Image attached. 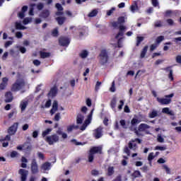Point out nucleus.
<instances>
[{
	"instance_id": "nucleus-49",
	"label": "nucleus",
	"mask_w": 181,
	"mask_h": 181,
	"mask_svg": "<svg viewBox=\"0 0 181 181\" xmlns=\"http://www.w3.org/2000/svg\"><path fill=\"white\" fill-rule=\"evenodd\" d=\"M155 158V156H153V153H150L148 156V160L149 162H151Z\"/></svg>"
},
{
	"instance_id": "nucleus-13",
	"label": "nucleus",
	"mask_w": 181,
	"mask_h": 181,
	"mask_svg": "<svg viewBox=\"0 0 181 181\" xmlns=\"http://www.w3.org/2000/svg\"><path fill=\"white\" fill-rule=\"evenodd\" d=\"M59 91V89L57 88V86H54L52 88H51L50 90L49 91L47 96L48 97H56L57 95V93Z\"/></svg>"
},
{
	"instance_id": "nucleus-26",
	"label": "nucleus",
	"mask_w": 181,
	"mask_h": 181,
	"mask_svg": "<svg viewBox=\"0 0 181 181\" xmlns=\"http://www.w3.org/2000/svg\"><path fill=\"white\" fill-rule=\"evenodd\" d=\"M40 56L41 59H47V57H50V52L40 51Z\"/></svg>"
},
{
	"instance_id": "nucleus-46",
	"label": "nucleus",
	"mask_w": 181,
	"mask_h": 181,
	"mask_svg": "<svg viewBox=\"0 0 181 181\" xmlns=\"http://www.w3.org/2000/svg\"><path fill=\"white\" fill-rule=\"evenodd\" d=\"M55 8L57 9V11H64V8H63V6L59 3H57L55 4Z\"/></svg>"
},
{
	"instance_id": "nucleus-41",
	"label": "nucleus",
	"mask_w": 181,
	"mask_h": 181,
	"mask_svg": "<svg viewBox=\"0 0 181 181\" xmlns=\"http://www.w3.org/2000/svg\"><path fill=\"white\" fill-rule=\"evenodd\" d=\"M132 176L133 177H135V178L139 177V176H141V172H139V170H135V171L132 173Z\"/></svg>"
},
{
	"instance_id": "nucleus-1",
	"label": "nucleus",
	"mask_w": 181,
	"mask_h": 181,
	"mask_svg": "<svg viewBox=\"0 0 181 181\" xmlns=\"http://www.w3.org/2000/svg\"><path fill=\"white\" fill-rule=\"evenodd\" d=\"M95 153H100V155H101L103 153V148L100 146H93L90 148L88 156V162L90 163L94 162V155H95Z\"/></svg>"
},
{
	"instance_id": "nucleus-10",
	"label": "nucleus",
	"mask_w": 181,
	"mask_h": 181,
	"mask_svg": "<svg viewBox=\"0 0 181 181\" xmlns=\"http://www.w3.org/2000/svg\"><path fill=\"white\" fill-rule=\"evenodd\" d=\"M135 142H138V144H142V140L138 138L132 139L128 144L129 149H133L134 151L136 149V144Z\"/></svg>"
},
{
	"instance_id": "nucleus-32",
	"label": "nucleus",
	"mask_w": 181,
	"mask_h": 181,
	"mask_svg": "<svg viewBox=\"0 0 181 181\" xmlns=\"http://www.w3.org/2000/svg\"><path fill=\"white\" fill-rule=\"evenodd\" d=\"M149 118H156V117H158V111L153 110L152 112H150L148 113Z\"/></svg>"
},
{
	"instance_id": "nucleus-52",
	"label": "nucleus",
	"mask_w": 181,
	"mask_h": 181,
	"mask_svg": "<svg viewBox=\"0 0 181 181\" xmlns=\"http://www.w3.org/2000/svg\"><path fill=\"white\" fill-rule=\"evenodd\" d=\"M119 23H125V17L124 16H120L117 19Z\"/></svg>"
},
{
	"instance_id": "nucleus-19",
	"label": "nucleus",
	"mask_w": 181,
	"mask_h": 181,
	"mask_svg": "<svg viewBox=\"0 0 181 181\" xmlns=\"http://www.w3.org/2000/svg\"><path fill=\"white\" fill-rule=\"evenodd\" d=\"M41 169L42 170H45V171L50 170V169H52V163L49 162H45L42 163L41 165Z\"/></svg>"
},
{
	"instance_id": "nucleus-24",
	"label": "nucleus",
	"mask_w": 181,
	"mask_h": 181,
	"mask_svg": "<svg viewBox=\"0 0 181 181\" xmlns=\"http://www.w3.org/2000/svg\"><path fill=\"white\" fill-rule=\"evenodd\" d=\"M139 122H141V121L139 119L134 117L131 120L132 127H130V131H134V129H132V127H136V125H138V124H139Z\"/></svg>"
},
{
	"instance_id": "nucleus-34",
	"label": "nucleus",
	"mask_w": 181,
	"mask_h": 181,
	"mask_svg": "<svg viewBox=\"0 0 181 181\" xmlns=\"http://www.w3.org/2000/svg\"><path fill=\"white\" fill-rule=\"evenodd\" d=\"M98 13V11H97L96 9H94L90 13H89L88 16L89 18H94V16H97Z\"/></svg>"
},
{
	"instance_id": "nucleus-20",
	"label": "nucleus",
	"mask_w": 181,
	"mask_h": 181,
	"mask_svg": "<svg viewBox=\"0 0 181 181\" xmlns=\"http://www.w3.org/2000/svg\"><path fill=\"white\" fill-rule=\"evenodd\" d=\"M66 19L67 18L64 16H59L55 18V21H57V23L59 25V26H62L64 24V22H66Z\"/></svg>"
},
{
	"instance_id": "nucleus-50",
	"label": "nucleus",
	"mask_w": 181,
	"mask_h": 181,
	"mask_svg": "<svg viewBox=\"0 0 181 181\" xmlns=\"http://www.w3.org/2000/svg\"><path fill=\"white\" fill-rule=\"evenodd\" d=\"M119 105H118V110L119 111H121L122 110V107H124V102L123 100H119Z\"/></svg>"
},
{
	"instance_id": "nucleus-25",
	"label": "nucleus",
	"mask_w": 181,
	"mask_h": 181,
	"mask_svg": "<svg viewBox=\"0 0 181 181\" xmlns=\"http://www.w3.org/2000/svg\"><path fill=\"white\" fill-rule=\"evenodd\" d=\"M110 107L113 111H115L117 107V98H113L110 101Z\"/></svg>"
},
{
	"instance_id": "nucleus-56",
	"label": "nucleus",
	"mask_w": 181,
	"mask_h": 181,
	"mask_svg": "<svg viewBox=\"0 0 181 181\" xmlns=\"http://www.w3.org/2000/svg\"><path fill=\"white\" fill-rule=\"evenodd\" d=\"M11 158H16L18 156V152L13 151L10 154Z\"/></svg>"
},
{
	"instance_id": "nucleus-23",
	"label": "nucleus",
	"mask_w": 181,
	"mask_h": 181,
	"mask_svg": "<svg viewBox=\"0 0 181 181\" xmlns=\"http://www.w3.org/2000/svg\"><path fill=\"white\" fill-rule=\"evenodd\" d=\"M90 123L91 120H89V119H86L83 125H81L80 127L81 131H86V128H87L88 125H90Z\"/></svg>"
},
{
	"instance_id": "nucleus-17",
	"label": "nucleus",
	"mask_w": 181,
	"mask_h": 181,
	"mask_svg": "<svg viewBox=\"0 0 181 181\" xmlns=\"http://www.w3.org/2000/svg\"><path fill=\"white\" fill-rule=\"evenodd\" d=\"M124 33H125V26L119 25V33L116 35L115 39H118L119 36H124Z\"/></svg>"
},
{
	"instance_id": "nucleus-5",
	"label": "nucleus",
	"mask_w": 181,
	"mask_h": 181,
	"mask_svg": "<svg viewBox=\"0 0 181 181\" xmlns=\"http://www.w3.org/2000/svg\"><path fill=\"white\" fill-rule=\"evenodd\" d=\"M30 170L32 175H37V173H39V165H37V161L35 158H33L31 160Z\"/></svg>"
},
{
	"instance_id": "nucleus-53",
	"label": "nucleus",
	"mask_w": 181,
	"mask_h": 181,
	"mask_svg": "<svg viewBox=\"0 0 181 181\" xmlns=\"http://www.w3.org/2000/svg\"><path fill=\"white\" fill-rule=\"evenodd\" d=\"M156 149L157 151H166V146H156Z\"/></svg>"
},
{
	"instance_id": "nucleus-11",
	"label": "nucleus",
	"mask_w": 181,
	"mask_h": 181,
	"mask_svg": "<svg viewBox=\"0 0 181 181\" xmlns=\"http://www.w3.org/2000/svg\"><path fill=\"white\" fill-rule=\"evenodd\" d=\"M18 175L21 176V181H26L28 179V175H29V171L28 170L21 168L18 170Z\"/></svg>"
},
{
	"instance_id": "nucleus-57",
	"label": "nucleus",
	"mask_w": 181,
	"mask_h": 181,
	"mask_svg": "<svg viewBox=\"0 0 181 181\" xmlns=\"http://www.w3.org/2000/svg\"><path fill=\"white\" fill-rule=\"evenodd\" d=\"M156 47H158V45L156 44H152L150 46V52H153V50H155V49H156Z\"/></svg>"
},
{
	"instance_id": "nucleus-47",
	"label": "nucleus",
	"mask_w": 181,
	"mask_h": 181,
	"mask_svg": "<svg viewBox=\"0 0 181 181\" xmlns=\"http://www.w3.org/2000/svg\"><path fill=\"white\" fill-rule=\"evenodd\" d=\"M166 22L169 26H173V25H175V21H173L172 18L167 19Z\"/></svg>"
},
{
	"instance_id": "nucleus-58",
	"label": "nucleus",
	"mask_w": 181,
	"mask_h": 181,
	"mask_svg": "<svg viewBox=\"0 0 181 181\" xmlns=\"http://www.w3.org/2000/svg\"><path fill=\"white\" fill-rule=\"evenodd\" d=\"M157 140H158V142H160V144H162L164 142L165 139H163V137H162V136L159 135L157 137Z\"/></svg>"
},
{
	"instance_id": "nucleus-3",
	"label": "nucleus",
	"mask_w": 181,
	"mask_h": 181,
	"mask_svg": "<svg viewBox=\"0 0 181 181\" xmlns=\"http://www.w3.org/2000/svg\"><path fill=\"white\" fill-rule=\"evenodd\" d=\"M165 98H157V101L161 105H168L172 103V98L175 97V93H170V95H165Z\"/></svg>"
},
{
	"instance_id": "nucleus-27",
	"label": "nucleus",
	"mask_w": 181,
	"mask_h": 181,
	"mask_svg": "<svg viewBox=\"0 0 181 181\" xmlns=\"http://www.w3.org/2000/svg\"><path fill=\"white\" fill-rule=\"evenodd\" d=\"M23 148L24 151H26L27 152H30V151H32V145L29 144V143H25L23 145Z\"/></svg>"
},
{
	"instance_id": "nucleus-43",
	"label": "nucleus",
	"mask_w": 181,
	"mask_h": 181,
	"mask_svg": "<svg viewBox=\"0 0 181 181\" xmlns=\"http://www.w3.org/2000/svg\"><path fill=\"white\" fill-rule=\"evenodd\" d=\"M144 37H137V40H136V46H139V45H141V42H144Z\"/></svg>"
},
{
	"instance_id": "nucleus-30",
	"label": "nucleus",
	"mask_w": 181,
	"mask_h": 181,
	"mask_svg": "<svg viewBox=\"0 0 181 181\" xmlns=\"http://www.w3.org/2000/svg\"><path fill=\"white\" fill-rule=\"evenodd\" d=\"M28 104H29L28 103V101H23L21 102L20 104V107L22 112L25 111V110H26V107H28Z\"/></svg>"
},
{
	"instance_id": "nucleus-29",
	"label": "nucleus",
	"mask_w": 181,
	"mask_h": 181,
	"mask_svg": "<svg viewBox=\"0 0 181 181\" xmlns=\"http://www.w3.org/2000/svg\"><path fill=\"white\" fill-rule=\"evenodd\" d=\"M148 45H146L144 48H143V49H142V51H141V54H140V57L141 58V59H144V57H145V56L146 55V52H148Z\"/></svg>"
},
{
	"instance_id": "nucleus-31",
	"label": "nucleus",
	"mask_w": 181,
	"mask_h": 181,
	"mask_svg": "<svg viewBox=\"0 0 181 181\" xmlns=\"http://www.w3.org/2000/svg\"><path fill=\"white\" fill-rule=\"evenodd\" d=\"M162 112L163 114H168V115H175V114H173V112H172L169 110V107L163 108Z\"/></svg>"
},
{
	"instance_id": "nucleus-42",
	"label": "nucleus",
	"mask_w": 181,
	"mask_h": 181,
	"mask_svg": "<svg viewBox=\"0 0 181 181\" xmlns=\"http://www.w3.org/2000/svg\"><path fill=\"white\" fill-rule=\"evenodd\" d=\"M59 108V103L57 101L54 100L52 104V109L54 110V111H57Z\"/></svg>"
},
{
	"instance_id": "nucleus-12",
	"label": "nucleus",
	"mask_w": 181,
	"mask_h": 181,
	"mask_svg": "<svg viewBox=\"0 0 181 181\" xmlns=\"http://www.w3.org/2000/svg\"><path fill=\"white\" fill-rule=\"evenodd\" d=\"M93 136H94L95 139H100L103 136V127H99L93 130Z\"/></svg>"
},
{
	"instance_id": "nucleus-6",
	"label": "nucleus",
	"mask_w": 181,
	"mask_h": 181,
	"mask_svg": "<svg viewBox=\"0 0 181 181\" xmlns=\"http://www.w3.org/2000/svg\"><path fill=\"white\" fill-rule=\"evenodd\" d=\"M99 56L100 57V62H101V64H103V66L108 63V52H107L106 49H103L100 52V54Z\"/></svg>"
},
{
	"instance_id": "nucleus-61",
	"label": "nucleus",
	"mask_w": 181,
	"mask_h": 181,
	"mask_svg": "<svg viewBox=\"0 0 181 181\" xmlns=\"http://www.w3.org/2000/svg\"><path fill=\"white\" fill-rule=\"evenodd\" d=\"M16 37L18 39H21V37H23V35L21 32H17V33H16Z\"/></svg>"
},
{
	"instance_id": "nucleus-14",
	"label": "nucleus",
	"mask_w": 181,
	"mask_h": 181,
	"mask_svg": "<svg viewBox=\"0 0 181 181\" xmlns=\"http://www.w3.org/2000/svg\"><path fill=\"white\" fill-rule=\"evenodd\" d=\"M8 81H9V79L8 78H2V81L0 83V90H5L6 88V87L8 86Z\"/></svg>"
},
{
	"instance_id": "nucleus-37",
	"label": "nucleus",
	"mask_w": 181,
	"mask_h": 181,
	"mask_svg": "<svg viewBox=\"0 0 181 181\" xmlns=\"http://www.w3.org/2000/svg\"><path fill=\"white\" fill-rule=\"evenodd\" d=\"M52 36H53V37H57V36H59V30L57 28H54L52 31Z\"/></svg>"
},
{
	"instance_id": "nucleus-40",
	"label": "nucleus",
	"mask_w": 181,
	"mask_h": 181,
	"mask_svg": "<svg viewBox=\"0 0 181 181\" xmlns=\"http://www.w3.org/2000/svg\"><path fill=\"white\" fill-rule=\"evenodd\" d=\"M37 158L40 160H45V154H43V153L42 152H37Z\"/></svg>"
},
{
	"instance_id": "nucleus-8",
	"label": "nucleus",
	"mask_w": 181,
	"mask_h": 181,
	"mask_svg": "<svg viewBox=\"0 0 181 181\" xmlns=\"http://www.w3.org/2000/svg\"><path fill=\"white\" fill-rule=\"evenodd\" d=\"M18 127H19L18 122L13 123L8 129H7V133L9 135H15L18 132Z\"/></svg>"
},
{
	"instance_id": "nucleus-48",
	"label": "nucleus",
	"mask_w": 181,
	"mask_h": 181,
	"mask_svg": "<svg viewBox=\"0 0 181 181\" xmlns=\"http://www.w3.org/2000/svg\"><path fill=\"white\" fill-rule=\"evenodd\" d=\"M151 4L154 8L159 6V1L158 0H151Z\"/></svg>"
},
{
	"instance_id": "nucleus-44",
	"label": "nucleus",
	"mask_w": 181,
	"mask_h": 181,
	"mask_svg": "<svg viewBox=\"0 0 181 181\" xmlns=\"http://www.w3.org/2000/svg\"><path fill=\"white\" fill-rule=\"evenodd\" d=\"M110 91H111V93H115V81H112Z\"/></svg>"
},
{
	"instance_id": "nucleus-45",
	"label": "nucleus",
	"mask_w": 181,
	"mask_h": 181,
	"mask_svg": "<svg viewBox=\"0 0 181 181\" xmlns=\"http://www.w3.org/2000/svg\"><path fill=\"white\" fill-rule=\"evenodd\" d=\"M124 153H127V156L131 155V151L129 150V147L125 146L124 148Z\"/></svg>"
},
{
	"instance_id": "nucleus-36",
	"label": "nucleus",
	"mask_w": 181,
	"mask_h": 181,
	"mask_svg": "<svg viewBox=\"0 0 181 181\" xmlns=\"http://www.w3.org/2000/svg\"><path fill=\"white\" fill-rule=\"evenodd\" d=\"M163 40H165V36L160 35L156 38V42L157 43V45H159Z\"/></svg>"
},
{
	"instance_id": "nucleus-51",
	"label": "nucleus",
	"mask_w": 181,
	"mask_h": 181,
	"mask_svg": "<svg viewBox=\"0 0 181 181\" xmlns=\"http://www.w3.org/2000/svg\"><path fill=\"white\" fill-rule=\"evenodd\" d=\"M172 13H173V12L172 11V10H167L165 12L164 16L168 17V16H171Z\"/></svg>"
},
{
	"instance_id": "nucleus-2",
	"label": "nucleus",
	"mask_w": 181,
	"mask_h": 181,
	"mask_svg": "<svg viewBox=\"0 0 181 181\" xmlns=\"http://www.w3.org/2000/svg\"><path fill=\"white\" fill-rule=\"evenodd\" d=\"M26 86V82L24 79L16 80V82L11 86V91L13 93H16L17 91H21Z\"/></svg>"
},
{
	"instance_id": "nucleus-55",
	"label": "nucleus",
	"mask_w": 181,
	"mask_h": 181,
	"mask_svg": "<svg viewBox=\"0 0 181 181\" xmlns=\"http://www.w3.org/2000/svg\"><path fill=\"white\" fill-rule=\"evenodd\" d=\"M100 86H101V82L97 81V82H96L95 87V91H98V90H100Z\"/></svg>"
},
{
	"instance_id": "nucleus-15",
	"label": "nucleus",
	"mask_w": 181,
	"mask_h": 181,
	"mask_svg": "<svg viewBox=\"0 0 181 181\" xmlns=\"http://www.w3.org/2000/svg\"><path fill=\"white\" fill-rule=\"evenodd\" d=\"M172 66H168L166 68L163 69L164 71H169L168 74V78L170 80V81H173L175 80V78L173 77V70L170 69Z\"/></svg>"
},
{
	"instance_id": "nucleus-28",
	"label": "nucleus",
	"mask_w": 181,
	"mask_h": 181,
	"mask_svg": "<svg viewBox=\"0 0 181 181\" xmlns=\"http://www.w3.org/2000/svg\"><path fill=\"white\" fill-rule=\"evenodd\" d=\"M15 26L17 30H24V29H26V28L23 26L21 23L16 22Z\"/></svg>"
},
{
	"instance_id": "nucleus-63",
	"label": "nucleus",
	"mask_w": 181,
	"mask_h": 181,
	"mask_svg": "<svg viewBox=\"0 0 181 181\" xmlns=\"http://www.w3.org/2000/svg\"><path fill=\"white\" fill-rule=\"evenodd\" d=\"M34 66H40V62L38 60V59H35L33 62Z\"/></svg>"
},
{
	"instance_id": "nucleus-62",
	"label": "nucleus",
	"mask_w": 181,
	"mask_h": 181,
	"mask_svg": "<svg viewBox=\"0 0 181 181\" xmlns=\"http://www.w3.org/2000/svg\"><path fill=\"white\" fill-rule=\"evenodd\" d=\"M141 170L143 171L144 173H146V172H148V165H144L142 168H141Z\"/></svg>"
},
{
	"instance_id": "nucleus-18",
	"label": "nucleus",
	"mask_w": 181,
	"mask_h": 181,
	"mask_svg": "<svg viewBox=\"0 0 181 181\" xmlns=\"http://www.w3.org/2000/svg\"><path fill=\"white\" fill-rule=\"evenodd\" d=\"M28 6H23L21 8V11L18 13V18L20 19H23L25 18V12L28 11Z\"/></svg>"
},
{
	"instance_id": "nucleus-54",
	"label": "nucleus",
	"mask_w": 181,
	"mask_h": 181,
	"mask_svg": "<svg viewBox=\"0 0 181 181\" xmlns=\"http://www.w3.org/2000/svg\"><path fill=\"white\" fill-rule=\"evenodd\" d=\"M120 125H122V127L124 128V129H127V128H128L126 125L125 120L124 119L120 120Z\"/></svg>"
},
{
	"instance_id": "nucleus-7",
	"label": "nucleus",
	"mask_w": 181,
	"mask_h": 181,
	"mask_svg": "<svg viewBox=\"0 0 181 181\" xmlns=\"http://www.w3.org/2000/svg\"><path fill=\"white\" fill-rule=\"evenodd\" d=\"M46 142L49 144V145H53V144H56V142H59V136L57 134H52L51 136H48L45 139Z\"/></svg>"
},
{
	"instance_id": "nucleus-16",
	"label": "nucleus",
	"mask_w": 181,
	"mask_h": 181,
	"mask_svg": "<svg viewBox=\"0 0 181 181\" xmlns=\"http://www.w3.org/2000/svg\"><path fill=\"white\" fill-rule=\"evenodd\" d=\"M5 97H6V99H5L6 103H12V100H13V95L12 94V92L11 91L6 92L5 94Z\"/></svg>"
},
{
	"instance_id": "nucleus-33",
	"label": "nucleus",
	"mask_w": 181,
	"mask_h": 181,
	"mask_svg": "<svg viewBox=\"0 0 181 181\" xmlns=\"http://www.w3.org/2000/svg\"><path fill=\"white\" fill-rule=\"evenodd\" d=\"M115 170H114V167H108L107 168V176H112V175H114L115 173Z\"/></svg>"
},
{
	"instance_id": "nucleus-9",
	"label": "nucleus",
	"mask_w": 181,
	"mask_h": 181,
	"mask_svg": "<svg viewBox=\"0 0 181 181\" xmlns=\"http://www.w3.org/2000/svg\"><path fill=\"white\" fill-rule=\"evenodd\" d=\"M59 43L60 46L67 47L70 45V39L67 37H60L59 38Z\"/></svg>"
},
{
	"instance_id": "nucleus-22",
	"label": "nucleus",
	"mask_w": 181,
	"mask_h": 181,
	"mask_svg": "<svg viewBox=\"0 0 181 181\" xmlns=\"http://www.w3.org/2000/svg\"><path fill=\"white\" fill-rule=\"evenodd\" d=\"M83 121H84V115L80 113L78 114L76 117V124L78 125H81V124H83Z\"/></svg>"
},
{
	"instance_id": "nucleus-59",
	"label": "nucleus",
	"mask_w": 181,
	"mask_h": 181,
	"mask_svg": "<svg viewBox=\"0 0 181 181\" xmlns=\"http://www.w3.org/2000/svg\"><path fill=\"white\" fill-rule=\"evenodd\" d=\"M155 27L156 28H162V21H158L155 23Z\"/></svg>"
},
{
	"instance_id": "nucleus-35",
	"label": "nucleus",
	"mask_w": 181,
	"mask_h": 181,
	"mask_svg": "<svg viewBox=\"0 0 181 181\" xmlns=\"http://www.w3.org/2000/svg\"><path fill=\"white\" fill-rule=\"evenodd\" d=\"M79 56L81 57V59H86V57L88 56V52H87V50H83Z\"/></svg>"
},
{
	"instance_id": "nucleus-21",
	"label": "nucleus",
	"mask_w": 181,
	"mask_h": 181,
	"mask_svg": "<svg viewBox=\"0 0 181 181\" xmlns=\"http://www.w3.org/2000/svg\"><path fill=\"white\" fill-rule=\"evenodd\" d=\"M49 16H50V11H49V10H43L40 14V18L46 19L47 18H49Z\"/></svg>"
},
{
	"instance_id": "nucleus-39",
	"label": "nucleus",
	"mask_w": 181,
	"mask_h": 181,
	"mask_svg": "<svg viewBox=\"0 0 181 181\" xmlns=\"http://www.w3.org/2000/svg\"><path fill=\"white\" fill-rule=\"evenodd\" d=\"M136 9H138V4L136 3L130 6V11L133 12V13L135 12Z\"/></svg>"
},
{
	"instance_id": "nucleus-38",
	"label": "nucleus",
	"mask_w": 181,
	"mask_h": 181,
	"mask_svg": "<svg viewBox=\"0 0 181 181\" xmlns=\"http://www.w3.org/2000/svg\"><path fill=\"white\" fill-rule=\"evenodd\" d=\"M52 132V129H47L45 131L42 132V138H45L47 135H49Z\"/></svg>"
},
{
	"instance_id": "nucleus-4",
	"label": "nucleus",
	"mask_w": 181,
	"mask_h": 181,
	"mask_svg": "<svg viewBox=\"0 0 181 181\" xmlns=\"http://www.w3.org/2000/svg\"><path fill=\"white\" fill-rule=\"evenodd\" d=\"M151 128L150 125H148L145 123H141L139 125L138 129H136V127H134L133 131H134V133L137 136H141V134L139 132H145L146 129H149Z\"/></svg>"
},
{
	"instance_id": "nucleus-60",
	"label": "nucleus",
	"mask_w": 181,
	"mask_h": 181,
	"mask_svg": "<svg viewBox=\"0 0 181 181\" xmlns=\"http://www.w3.org/2000/svg\"><path fill=\"white\" fill-rule=\"evenodd\" d=\"M60 118H61L60 113H57L54 116V121H60Z\"/></svg>"
},
{
	"instance_id": "nucleus-64",
	"label": "nucleus",
	"mask_w": 181,
	"mask_h": 181,
	"mask_svg": "<svg viewBox=\"0 0 181 181\" xmlns=\"http://www.w3.org/2000/svg\"><path fill=\"white\" fill-rule=\"evenodd\" d=\"M176 62L181 64V55H177L175 58Z\"/></svg>"
}]
</instances>
